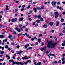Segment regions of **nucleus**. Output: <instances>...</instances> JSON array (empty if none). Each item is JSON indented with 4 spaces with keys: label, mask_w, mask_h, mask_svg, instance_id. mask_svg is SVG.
<instances>
[{
    "label": "nucleus",
    "mask_w": 65,
    "mask_h": 65,
    "mask_svg": "<svg viewBox=\"0 0 65 65\" xmlns=\"http://www.w3.org/2000/svg\"><path fill=\"white\" fill-rule=\"evenodd\" d=\"M57 44V43L56 42L54 43H53L52 42L50 41L47 44V46L48 48H55V46Z\"/></svg>",
    "instance_id": "f257e3e1"
},
{
    "label": "nucleus",
    "mask_w": 65,
    "mask_h": 65,
    "mask_svg": "<svg viewBox=\"0 0 65 65\" xmlns=\"http://www.w3.org/2000/svg\"><path fill=\"white\" fill-rule=\"evenodd\" d=\"M54 14L55 15V18H56L58 17V15H59V14L58 12H55Z\"/></svg>",
    "instance_id": "f03ea898"
},
{
    "label": "nucleus",
    "mask_w": 65,
    "mask_h": 65,
    "mask_svg": "<svg viewBox=\"0 0 65 65\" xmlns=\"http://www.w3.org/2000/svg\"><path fill=\"white\" fill-rule=\"evenodd\" d=\"M37 10H39L40 9V8L38 7L37 8H34V10L35 12H37Z\"/></svg>",
    "instance_id": "7ed1b4c3"
},
{
    "label": "nucleus",
    "mask_w": 65,
    "mask_h": 65,
    "mask_svg": "<svg viewBox=\"0 0 65 65\" xmlns=\"http://www.w3.org/2000/svg\"><path fill=\"white\" fill-rule=\"evenodd\" d=\"M22 58L23 60H24V59H26V60L28 59V57H27L26 56H25L24 57H22Z\"/></svg>",
    "instance_id": "20e7f679"
},
{
    "label": "nucleus",
    "mask_w": 65,
    "mask_h": 65,
    "mask_svg": "<svg viewBox=\"0 0 65 65\" xmlns=\"http://www.w3.org/2000/svg\"><path fill=\"white\" fill-rule=\"evenodd\" d=\"M14 29L15 30H16V31H18L19 32H20L21 31V30L20 29H19L17 27H15Z\"/></svg>",
    "instance_id": "39448f33"
},
{
    "label": "nucleus",
    "mask_w": 65,
    "mask_h": 65,
    "mask_svg": "<svg viewBox=\"0 0 65 65\" xmlns=\"http://www.w3.org/2000/svg\"><path fill=\"white\" fill-rule=\"evenodd\" d=\"M52 5H55L56 4V2H52Z\"/></svg>",
    "instance_id": "423d86ee"
},
{
    "label": "nucleus",
    "mask_w": 65,
    "mask_h": 65,
    "mask_svg": "<svg viewBox=\"0 0 65 65\" xmlns=\"http://www.w3.org/2000/svg\"><path fill=\"white\" fill-rule=\"evenodd\" d=\"M6 58H7L9 60H10V57L8 56V55H6Z\"/></svg>",
    "instance_id": "0eeeda50"
},
{
    "label": "nucleus",
    "mask_w": 65,
    "mask_h": 65,
    "mask_svg": "<svg viewBox=\"0 0 65 65\" xmlns=\"http://www.w3.org/2000/svg\"><path fill=\"white\" fill-rule=\"evenodd\" d=\"M38 42H39V43H40V42H41V39L38 38Z\"/></svg>",
    "instance_id": "6e6552de"
},
{
    "label": "nucleus",
    "mask_w": 65,
    "mask_h": 65,
    "mask_svg": "<svg viewBox=\"0 0 65 65\" xmlns=\"http://www.w3.org/2000/svg\"><path fill=\"white\" fill-rule=\"evenodd\" d=\"M47 26V25L45 24L43 26V27L44 28H46Z\"/></svg>",
    "instance_id": "1a4fd4ad"
},
{
    "label": "nucleus",
    "mask_w": 65,
    "mask_h": 65,
    "mask_svg": "<svg viewBox=\"0 0 65 65\" xmlns=\"http://www.w3.org/2000/svg\"><path fill=\"white\" fill-rule=\"evenodd\" d=\"M8 29L9 31H10V32H12V29L10 28V27H9L8 28Z\"/></svg>",
    "instance_id": "9d476101"
},
{
    "label": "nucleus",
    "mask_w": 65,
    "mask_h": 65,
    "mask_svg": "<svg viewBox=\"0 0 65 65\" xmlns=\"http://www.w3.org/2000/svg\"><path fill=\"white\" fill-rule=\"evenodd\" d=\"M24 20V18L23 17L21 18L19 20V21H23Z\"/></svg>",
    "instance_id": "9b49d317"
},
{
    "label": "nucleus",
    "mask_w": 65,
    "mask_h": 65,
    "mask_svg": "<svg viewBox=\"0 0 65 65\" xmlns=\"http://www.w3.org/2000/svg\"><path fill=\"white\" fill-rule=\"evenodd\" d=\"M0 38H4V36L3 35H0Z\"/></svg>",
    "instance_id": "f8f14e48"
},
{
    "label": "nucleus",
    "mask_w": 65,
    "mask_h": 65,
    "mask_svg": "<svg viewBox=\"0 0 65 65\" xmlns=\"http://www.w3.org/2000/svg\"><path fill=\"white\" fill-rule=\"evenodd\" d=\"M9 63H11V62H13L14 61L13 60H9Z\"/></svg>",
    "instance_id": "ddd939ff"
},
{
    "label": "nucleus",
    "mask_w": 65,
    "mask_h": 65,
    "mask_svg": "<svg viewBox=\"0 0 65 65\" xmlns=\"http://www.w3.org/2000/svg\"><path fill=\"white\" fill-rule=\"evenodd\" d=\"M41 62H40L39 63H38L37 64H35V65H41Z\"/></svg>",
    "instance_id": "4468645a"
},
{
    "label": "nucleus",
    "mask_w": 65,
    "mask_h": 65,
    "mask_svg": "<svg viewBox=\"0 0 65 65\" xmlns=\"http://www.w3.org/2000/svg\"><path fill=\"white\" fill-rule=\"evenodd\" d=\"M56 26L57 27V26H58V25L59 24V22H56Z\"/></svg>",
    "instance_id": "2eb2a0df"
},
{
    "label": "nucleus",
    "mask_w": 65,
    "mask_h": 65,
    "mask_svg": "<svg viewBox=\"0 0 65 65\" xmlns=\"http://www.w3.org/2000/svg\"><path fill=\"white\" fill-rule=\"evenodd\" d=\"M38 19H40V18H41V16L40 15H39L38 16Z\"/></svg>",
    "instance_id": "dca6fc26"
},
{
    "label": "nucleus",
    "mask_w": 65,
    "mask_h": 65,
    "mask_svg": "<svg viewBox=\"0 0 65 65\" xmlns=\"http://www.w3.org/2000/svg\"><path fill=\"white\" fill-rule=\"evenodd\" d=\"M4 51H1V52H0V53H1V54L2 55H3V54H4Z\"/></svg>",
    "instance_id": "f3484780"
},
{
    "label": "nucleus",
    "mask_w": 65,
    "mask_h": 65,
    "mask_svg": "<svg viewBox=\"0 0 65 65\" xmlns=\"http://www.w3.org/2000/svg\"><path fill=\"white\" fill-rule=\"evenodd\" d=\"M49 24H50V26H52L53 25V23L52 22H50Z\"/></svg>",
    "instance_id": "a211bd4d"
},
{
    "label": "nucleus",
    "mask_w": 65,
    "mask_h": 65,
    "mask_svg": "<svg viewBox=\"0 0 65 65\" xmlns=\"http://www.w3.org/2000/svg\"><path fill=\"white\" fill-rule=\"evenodd\" d=\"M6 10H9V9L8 8V6H6Z\"/></svg>",
    "instance_id": "6ab92c4d"
},
{
    "label": "nucleus",
    "mask_w": 65,
    "mask_h": 65,
    "mask_svg": "<svg viewBox=\"0 0 65 65\" xmlns=\"http://www.w3.org/2000/svg\"><path fill=\"white\" fill-rule=\"evenodd\" d=\"M35 61H36V60H33V61L34 62V64H36V62H35Z\"/></svg>",
    "instance_id": "aec40b11"
},
{
    "label": "nucleus",
    "mask_w": 65,
    "mask_h": 65,
    "mask_svg": "<svg viewBox=\"0 0 65 65\" xmlns=\"http://www.w3.org/2000/svg\"><path fill=\"white\" fill-rule=\"evenodd\" d=\"M19 64L21 65H24V63H22V62H20Z\"/></svg>",
    "instance_id": "412c9836"
},
{
    "label": "nucleus",
    "mask_w": 65,
    "mask_h": 65,
    "mask_svg": "<svg viewBox=\"0 0 65 65\" xmlns=\"http://www.w3.org/2000/svg\"><path fill=\"white\" fill-rule=\"evenodd\" d=\"M36 22L37 23H40V20H37L36 21Z\"/></svg>",
    "instance_id": "4be33fe9"
},
{
    "label": "nucleus",
    "mask_w": 65,
    "mask_h": 65,
    "mask_svg": "<svg viewBox=\"0 0 65 65\" xmlns=\"http://www.w3.org/2000/svg\"><path fill=\"white\" fill-rule=\"evenodd\" d=\"M43 48L44 50L45 51L46 49V47H44Z\"/></svg>",
    "instance_id": "5701e85b"
},
{
    "label": "nucleus",
    "mask_w": 65,
    "mask_h": 65,
    "mask_svg": "<svg viewBox=\"0 0 65 65\" xmlns=\"http://www.w3.org/2000/svg\"><path fill=\"white\" fill-rule=\"evenodd\" d=\"M14 64H15V62L13 61V62L12 63V65H14Z\"/></svg>",
    "instance_id": "b1692460"
},
{
    "label": "nucleus",
    "mask_w": 65,
    "mask_h": 65,
    "mask_svg": "<svg viewBox=\"0 0 65 65\" xmlns=\"http://www.w3.org/2000/svg\"><path fill=\"white\" fill-rule=\"evenodd\" d=\"M11 37H12V36L11 35H10L9 36L8 38H10V39H11Z\"/></svg>",
    "instance_id": "393cba45"
},
{
    "label": "nucleus",
    "mask_w": 65,
    "mask_h": 65,
    "mask_svg": "<svg viewBox=\"0 0 65 65\" xmlns=\"http://www.w3.org/2000/svg\"><path fill=\"white\" fill-rule=\"evenodd\" d=\"M5 47L6 48H8V46L7 45H6L5 46Z\"/></svg>",
    "instance_id": "a878e982"
},
{
    "label": "nucleus",
    "mask_w": 65,
    "mask_h": 65,
    "mask_svg": "<svg viewBox=\"0 0 65 65\" xmlns=\"http://www.w3.org/2000/svg\"><path fill=\"white\" fill-rule=\"evenodd\" d=\"M15 64L17 65H19L20 64V62H15Z\"/></svg>",
    "instance_id": "bb28decb"
},
{
    "label": "nucleus",
    "mask_w": 65,
    "mask_h": 65,
    "mask_svg": "<svg viewBox=\"0 0 65 65\" xmlns=\"http://www.w3.org/2000/svg\"><path fill=\"white\" fill-rule=\"evenodd\" d=\"M19 10L18 9H15V12H18V11Z\"/></svg>",
    "instance_id": "cd10ccee"
},
{
    "label": "nucleus",
    "mask_w": 65,
    "mask_h": 65,
    "mask_svg": "<svg viewBox=\"0 0 65 65\" xmlns=\"http://www.w3.org/2000/svg\"><path fill=\"white\" fill-rule=\"evenodd\" d=\"M17 18H15V19H14V22H17Z\"/></svg>",
    "instance_id": "c85d7f7f"
},
{
    "label": "nucleus",
    "mask_w": 65,
    "mask_h": 65,
    "mask_svg": "<svg viewBox=\"0 0 65 65\" xmlns=\"http://www.w3.org/2000/svg\"><path fill=\"white\" fill-rule=\"evenodd\" d=\"M4 41L5 42H6L7 41V39H5V40H3V42H4Z\"/></svg>",
    "instance_id": "c756f323"
},
{
    "label": "nucleus",
    "mask_w": 65,
    "mask_h": 65,
    "mask_svg": "<svg viewBox=\"0 0 65 65\" xmlns=\"http://www.w3.org/2000/svg\"><path fill=\"white\" fill-rule=\"evenodd\" d=\"M61 45L62 46H64V45H65V42H64V43H62Z\"/></svg>",
    "instance_id": "7c9ffc66"
},
{
    "label": "nucleus",
    "mask_w": 65,
    "mask_h": 65,
    "mask_svg": "<svg viewBox=\"0 0 65 65\" xmlns=\"http://www.w3.org/2000/svg\"><path fill=\"white\" fill-rule=\"evenodd\" d=\"M53 63H54V64H57V61H54L53 62Z\"/></svg>",
    "instance_id": "2f4dec72"
},
{
    "label": "nucleus",
    "mask_w": 65,
    "mask_h": 65,
    "mask_svg": "<svg viewBox=\"0 0 65 65\" xmlns=\"http://www.w3.org/2000/svg\"><path fill=\"white\" fill-rule=\"evenodd\" d=\"M25 35H26V36L28 37V36H29V35L28 34H27V33H25Z\"/></svg>",
    "instance_id": "473e14b6"
},
{
    "label": "nucleus",
    "mask_w": 65,
    "mask_h": 65,
    "mask_svg": "<svg viewBox=\"0 0 65 65\" xmlns=\"http://www.w3.org/2000/svg\"><path fill=\"white\" fill-rule=\"evenodd\" d=\"M12 22H14V19H12L11 20Z\"/></svg>",
    "instance_id": "72a5a7b5"
},
{
    "label": "nucleus",
    "mask_w": 65,
    "mask_h": 65,
    "mask_svg": "<svg viewBox=\"0 0 65 65\" xmlns=\"http://www.w3.org/2000/svg\"><path fill=\"white\" fill-rule=\"evenodd\" d=\"M60 21H61V22H63V21H64V19H61L60 20Z\"/></svg>",
    "instance_id": "f704fd0d"
},
{
    "label": "nucleus",
    "mask_w": 65,
    "mask_h": 65,
    "mask_svg": "<svg viewBox=\"0 0 65 65\" xmlns=\"http://www.w3.org/2000/svg\"><path fill=\"white\" fill-rule=\"evenodd\" d=\"M65 59V58H62L61 59V60L62 61H64Z\"/></svg>",
    "instance_id": "c9c22d12"
},
{
    "label": "nucleus",
    "mask_w": 65,
    "mask_h": 65,
    "mask_svg": "<svg viewBox=\"0 0 65 65\" xmlns=\"http://www.w3.org/2000/svg\"><path fill=\"white\" fill-rule=\"evenodd\" d=\"M30 45L32 46H34V45L33 44H30Z\"/></svg>",
    "instance_id": "e433bc0d"
},
{
    "label": "nucleus",
    "mask_w": 65,
    "mask_h": 65,
    "mask_svg": "<svg viewBox=\"0 0 65 65\" xmlns=\"http://www.w3.org/2000/svg\"><path fill=\"white\" fill-rule=\"evenodd\" d=\"M4 59H0V61H3L4 60Z\"/></svg>",
    "instance_id": "4c0bfd02"
},
{
    "label": "nucleus",
    "mask_w": 65,
    "mask_h": 65,
    "mask_svg": "<svg viewBox=\"0 0 65 65\" xmlns=\"http://www.w3.org/2000/svg\"><path fill=\"white\" fill-rule=\"evenodd\" d=\"M40 9H41V10L42 9H44V8L43 7H42Z\"/></svg>",
    "instance_id": "58836bf2"
},
{
    "label": "nucleus",
    "mask_w": 65,
    "mask_h": 65,
    "mask_svg": "<svg viewBox=\"0 0 65 65\" xmlns=\"http://www.w3.org/2000/svg\"><path fill=\"white\" fill-rule=\"evenodd\" d=\"M16 47L17 48H19V47H20L18 45H17V46H16Z\"/></svg>",
    "instance_id": "ea45409f"
},
{
    "label": "nucleus",
    "mask_w": 65,
    "mask_h": 65,
    "mask_svg": "<svg viewBox=\"0 0 65 65\" xmlns=\"http://www.w3.org/2000/svg\"><path fill=\"white\" fill-rule=\"evenodd\" d=\"M31 40L32 41H34V38H32L31 39Z\"/></svg>",
    "instance_id": "a19ab883"
},
{
    "label": "nucleus",
    "mask_w": 65,
    "mask_h": 65,
    "mask_svg": "<svg viewBox=\"0 0 65 65\" xmlns=\"http://www.w3.org/2000/svg\"><path fill=\"white\" fill-rule=\"evenodd\" d=\"M40 19L41 21H43V19L42 18H41Z\"/></svg>",
    "instance_id": "79ce46f5"
},
{
    "label": "nucleus",
    "mask_w": 65,
    "mask_h": 65,
    "mask_svg": "<svg viewBox=\"0 0 65 65\" xmlns=\"http://www.w3.org/2000/svg\"><path fill=\"white\" fill-rule=\"evenodd\" d=\"M22 26L21 24H20L19 26V27H20V28H21V27H22Z\"/></svg>",
    "instance_id": "37998d69"
},
{
    "label": "nucleus",
    "mask_w": 65,
    "mask_h": 65,
    "mask_svg": "<svg viewBox=\"0 0 65 65\" xmlns=\"http://www.w3.org/2000/svg\"><path fill=\"white\" fill-rule=\"evenodd\" d=\"M42 36V34H40L39 35V37H40V36Z\"/></svg>",
    "instance_id": "c03bdc74"
},
{
    "label": "nucleus",
    "mask_w": 65,
    "mask_h": 65,
    "mask_svg": "<svg viewBox=\"0 0 65 65\" xmlns=\"http://www.w3.org/2000/svg\"><path fill=\"white\" fill-rule=\"evenodd\" d=\"M16 53H17L18 54H20V52L19 51H17Z\"/></svg>",
    "instance_id": "a18cd8bd"
},
{
    "label": "nucleus",
    "mask_w": 65,
    "mask_h": 65,
    "mask_svg": "<svg viewBox=\"0 0 65 65\" xmlns=\"http://www.w3.org/2000/svg\"><path fill=\"white\" fill-rule=\"evenodd\" d=\"M27 62L28 63V62H31V60H28Z\"/></svg>",
    "instance_id": "49530a36"
},
{
    "label": "nucleus",
    "mask_w": 65,
    "mask_h": 65,
    "mask_svg": "<svg viewBox=\"0 0 65 65\" xmlns=\"http://www.w3.org/2000/svg\"><path fill=\"white\" fill-rule=\"evenodd\" d=\"M61 63V60H59L58 61V63Z\"/></svg>",
    "instance_id": "de8ad7c7"
},
{
    "label": "nucleus",
    "mask_w": 65,
    "mask_h": 65,
    "mask_svg": "<svg viewBox=\"0 0 65 65\" xmlns=\"http://www.w3.org/2000/svg\"><path fill=\"white\" fill-rule=\"evenodd\" d=\"M48 53H49V52H48V51H46V54H48Z\"/></svg>",
    "instance_id": "09e8293b"
},
{
    "label": "nucleus",
    "mask_w": 65,
    "mask_h": 65,
    "mask_svg": "<svg viewBox=\"0 0 65 65\" xmlns=\"http://www.w3.org/2000/svg\"><path fill=\"white\" fill-rule=\"evenodd\" d=\"M25 7V5H23L22 6V7L23 8H24Z\"/></svg>",
    "instance_id": "8fccbe9b"
},
{
    "label": "nucleus",
    "mask_w": 65,
    "mask_h": 65,
    "mask_svg": "<svg viewBox=\"0 0 65 65\" xmlns=\"http://www.w3.org/2000/svg\"><path fill=\"white\" fill-rule=\"evenodd\" d=\"M36 3V2H34L33 3V4H35Z\"/></svg>",
    "instance_id": "3c124183"
},
{
    "label": "nucleus",
    "mask_w": 65,
    "mask_h": 65,
    "mask_svg": "<svg viewBox=\"0 0 65 65\" xmlns=\"http://www.w3.org/2000/svg\"><path fill=\"white\" fill-rule=\"evenodd\" d=\"M15 2L16 3H17V4L18 3V2H19V1H15Z\"/></svg>",
    "instance_id": "603ef678"
},
{
    "label": "nucleus",
    "mask_w": 65,
    "mask_h": 65,
    "mask_svg": "<svg viewBox=\"0 0 65 65\" xmlns=\"http://www.w3.org/2000/svg\"><path fill=\"white\" fill-rule=\"evenodd\" d=\"M51 32H52V33H54V32H55V30H52Z\"/></svg>",
    "instance_id": "864d4df0"
},
{
    "label": "nucleus",
    "mask_w": 65,
    "mask_h": 65,
    "mask_svg": "<svg viewBox=\"0 0 65 65\" xmlns=\"http://www.w3.org/2000/svg\"><path fill=\"white\" fill-rule=\"evenodd\" d=\"M35 44H36V45H38V43L37 42H36Z\"/></svg>",
    "instance_id": "5fc2aeb1"
},
{
    "label": "nucleus",
    "mask_w": 65,
    "mask_h": 65,
    "mask_svg": "<svg viewBox=\"0 0 65 65\" xmlns=\"http://www.w3.org/2000/svg\"><path fill=\"white\" fill-rule=\"evenodd\" d=\"M14 42H13L11 43V45H14Z\"/></svg>",
    "instance_id": "6e6d98bb"
},
{
    "label": "nucleus",
    "mask_w": 65,
    "mask_h": 65,
    "mask_svg": "<svg viewBox=\"0 0 65 65\" xmlns=\"http://www.w3.org/2000/svg\"><path fill=\"white\" fill-rule=\"evenodd\" d=\"M30 8V5H29V6H28L27 7V8Z\"/></svg>",
    "instance_id": "4d7b16f0"
},
{
    "label": "nucleus",
    "mask_w": 65,
    "mask_h": 65,
    "mask_svg": "<svg viewBox=\"0 0 65 65\" xmlns=\"http://www.w3.org/2000/svg\"><path fill=\"white\" fill-rule=\"evenodd\" d=\"M29 49L30 50H32V48L31 47H29Z\"/></svg>",
    "instance_id": "13d9d810"
},
{
    "label": "nucleus",
    "mask_w": 65,
    "mask_h": 65,
    "mask_svg": "<svg viewBox=\"0 0 65 65\" xmlns=\"http://www.w3.org/2000/svg\"><path fill=\"white\" fill-rule=\"evenodd\" d=\"M24 10V8H22L21 9V11H23Z\"/></svg>",
    "instance_id": "bf43d9fd"
},
{
    "label": "nucleus",
    "mask_w": 65,
    "mask_h": 65,
    "mask_svg": "<svg viewBox=\"0 0 65 65\" xmlns=\"http://www.w3.org/2000/svg\"><path fill=\"white\" fill-rule=\"evenodd\" d=\"M22 52H23V51H19V53L20 54V53H22Z\"/></svg>",
    "instance_id": "052dcab7"
},
{
    "label": "nucleus",
    "mask_w": 65,
    "mask_h": 65,
    "mask_svg": "<svg viewBox=\"0 0 65 65\" xmlns=\"http://www.w3.org/2000/svg\"><path fill=\"white\" fill-rule=\"evenodd\" d=\"M25 31H26V32H28V29H25Z\"/></svg>",
    "instance_id": "680f3d73"
},
{
    "label": "nucleus",
    "mask_w": 65,
    "mask_h": 65,
    "mask_svg": "<svg viewBox=\"0 0 65 65\" xmlns=\"http://www.w3.org/2000/svg\"><path fill=\"white\" fill-rule=\"evenodd\" d=\"M43 50H44L43 48L41 49V51H43Z\"/></svg>",
    "instance_id": "e2e57ef3"
},
{
    "label": "nucleus",
    "mask_w": 65,
    "mask_h": 65,
    "mask_svg": "<svg viewBox=\"0 0 65 65\" xmlns=\"http://www.w3.org/2000/svg\"><path fill=\"white\" fill-rule=\"evenodd\" d=\"M26 46H27V47L29 46V44H27V45Z\"/></svg>",
    "instance_id": "0e129e2a"
},
{
    "label": "nucleus",
    "mask_w": 65,
    "mask_h": 65,
    "mask_svg": "<svg viewBox=\"0 0 65 65\" xmlns=\"http://www.w3.org/2000/svg\"><path fill=\"white\" fill-rule=\"evenodd\" d=\"M65 23H64L63 24H62V26H65Z\"/></svg>",
    "instance_id": "69168bd1"
},
{
    "label": "nucleus",
    "mask_w": 65,
    "mask_h": 65,
    "mask_svg": "<svg viewBox=\"0 0 65 65\" xmlns=\"http://www.w3.org/2000/svg\"><path fill=\"white\" fill-rule=\"evenodd\" d=\"M62 56H63V57H64V56H65V54L63 53V54Z\"/></svg>",
    "instance_id": "338daca9"
},
{
    "label": "nucleus",
    "mask_w": 65,
    "mask_h": 65,
    "mask_svg": "<svg viewBox=\"0 0 65 65\" xmlns=\"http://www.w3.org/2000/svg\"><path fill=\"white\" fill-rule=\"evenodd\" d=\"M63 33H65V30H63L62 31Z\"/></svg>",
    "instance_id": "774afa93"
}]
</instances>
